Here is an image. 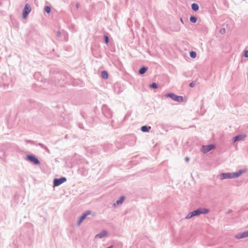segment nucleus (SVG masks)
I'll return each mask as SVG.
<instances>
[{
    "instance_id": "f257e3e1",
    "label": "nucleus",
    "mask_w": 248,
    "mask_h": 248,
    "mask_svg": "<svg viewBox=\"0 0 248 248\" xmlns=\"http://www.w3.org/2000/svg\"><path fill=\"white\" fill-rule=\"evenodd\" d=\"M209 212L208 209L201 208L189 213L186 217V219H190L193 217L199 216L201 214H207Z\"/></svg>"
},
{
    "instance_id": "f03ea898",
    "label": "nucleus",
    "mask_w": 248,
    "mask_h": 248,
    "mask_svg": "<svg viewBox=\"0 0 248 248\" xmlns=\"http://www.w3.org/2000/svg\"><path fill=\"white\" fill-rule=\"evenodd\" d=\"M243 172L244 171L242 170H240L236 172L221 173L219 178L221 180L236 178L240 176Z\"/></svg>"
},
{
    "instance_id": "7ed1b4c3",
    "label": "nucleus",
    "mask_w": 248,
    "mask_h": 248,
    "mask_svg": "<svg viewBox=\"0 0 248 248\" xmlns=\"http://www.w3.org/2000/svg\"><path fill=\"white\" fill-rule=\"evenodd\" d=\"M31 11V6L29 4H26L22 13L23 18L26 19Z\"/></svg>"
},
{
    "instance_id": "20e7f679",
    "label": "nucleus",
    "mask_w": 248,
    "mask_h": 248,
    "mask_svg": "<svg viewBox=\"0 0 248 248\" xmlns=\"http://www.w3.org/2000/svg\"><path fill=\"white\" fill-rule=\"evenodd\" d=\"M215 148V146L214 144H209L208 145H203L201 147V151L205 154L210 151L214 149Z\"/></svg>"
},
{
    "instance_id": "39448f33",
    "label": "nucleus",
    "mask_w": 248,
    "mask_h": 248,
    "mask_svg": "<svg viewBox=\"0 0 248 248\" xmlns=\"http://www.w3.org/2000/svg\"><path fill=\"white\" fill-rule=\"evenodd\" d=\"M166 96L170 97L174 101L181 102H183L184 99L182 96H177L173 93H168L166 94Z\"/></svg>"
},
{
    "instance_id": "423d86ee",
    "label": "nucleus",
    "mask_w": 248,
    "mask_h": 248,
    "mask_svg": "<svg viewBox=\"0 0 248 248\" xmlns=\"http://www.w3.org/2000/svg\"><path fill=\"white\" fill-rule=\"evenodd\" d=\"M66 179L65 177H62L60 179H55L53 180L54 186H59L61 184L65 182Z\"/></svg>"
},
{
    "instance_id": "0eeeda50",
    "label": "nucleus",
    "mask_w": 248,
    "mask_h": 248,
    "mask_svg": "<svg viewBox=\"0 0 248 248\" xmlns=\"http://www.w3.org/2000/svg\"><path fill=\"white\" fill-rule=\"evenodd\" d=\"M28 159L35 164H39V161L38 159L34 155H30L27 156Z\"/></svg>"
},
{
    "instance_id": "6e6552de",
    "label": "nucleus",
    "mask_w": 248,
    "mask_h": 248,
    "mask_svg": "<svg viewBox=\"0 0 248 248\" xmlns=\"http://www.w3.org/2000/svg\"><path fill=\"white\" fill-rule=\"evenodd\" d=\"M89 214H90V211H88L86 213L83 214L80 217L79 220L78 222V225H80V224L82 222V221Z\"/></svg>"
},
{
    "instance_id": "1a4fd4ad",
    "label": "nucleus",
    "mask_w": 248,
    "mask_h": 248,
    "mask_svg": "<svg viewBox=\"0 0 248 248\" xmlns=\"http://www.w3.org/2000/svg\"><path fill=\"white\" fill-rule=\"evenodd\" d=\"M246 237H247V236L246 235L245 232L242 233H238L235 236V238L236 239H242Z\"/></svg>"
},
{
    "instance_id": "9d476101",
    "label": "nucleus",
    "mask_w": 248,
    "mask_h": 248,
    "mask_svg": "<svg viewBox=\"0 0 248 248\" xmlns=\"http://www.w3.org/2000/svg\"><path fill=\"white\" fill-rule=\"evenodd\" d=\"M246 137V135H239L236 136L234 138V141L240 140H243Z\"/></svg>"
},
{
    "instance_id": "9b49d317",
    "label": "nucleus",
    "mask_w": 248,
    "mask_h": 248,
    "mask_svg": "<svg viewBox=\"0 0 248 248\" xmlns=\"http://www.w3.org/2000/svg\"><path fill=\"white\" fill-rule=\"evenodd\" d=\"M107 235V232H105V231H103L102 232H101L99 234H97L96 236H95V237L96 238H102L105 236Z\"/></svg>"
},
{
    "instance_id": "f8f14e48",
    "label": "nucleus",
    "mask_w": 248,
    "mask_h": 248,
    "mask_svg": "<svg viewBox=\"0 0 248 248\" xmlns=\"http://www.w3.org/2000/svg\"><path fill=\"white\" fill-rule=\"evenodd\" d=\"M151 129V127H147V126H142L141 130L143 132H148Z\"/></svg>"
},
{
    "instance_id": "ddd939ff",
    "label": "nucleus",
    "mask_w": 248,
    "mask_h": 248,
    "mask_svg": "<svg viewBox=\"0 0 248 248\" xmlns=\"http://www.w3.org/2000/svg\"><path fill=\"white\" fill-rule=\"evenodd\" d=\"M199 5L196 3H193L192 4V9L193 11H196L199 9Z\"/></svg>"
},
{
    "instance_id": "4468645a",
    "label": "nucleus",
    "mask_w": 248,
    "mask_h": 248,
    "mask_svg": "<svg viewBox=\"0 0 248 248\" xmlns=\"http://www.w3.org/2000/svg\"><path fill=\"white\" fill-rule=\"evenodd\" d=\"M102 77L104 79H107L108 78V73L107 71H104L101 73Z\"/></svg>"
},
{
    "instance_id": "2eb2a0df",
    "label": "nucleus",
    "mask_w": 248,
    "mask_h": 248,
    "mask_svg": "<svg viewBox=\"0 0 248 248\" xmlns=\"http://www.w3.org/2000/svg\"><path fill=\"white\" fill-rule=\"evenodd\" d=\"M147 70V68L146 67H142L139 70V73L141 75L144 74L146 71Z\"/></svg>"
},
{
    "instance_id": "dca6fc26",
    "label": "nucleus",
    "mask_w": 248,
    "mask_h": 248,
    "mask_svg": "<svg viewBox=\"0 0 248 248\" xmlns=\"http://www.w3.org/2000/svg\"><path fill=\"white\" fill-rule=\"evenodd\" d=\"M190 21L192 22V23H195L197 21V18L195 16H190Z\"/></svg>"
},
{
    "instance_id": "f3484780",
    "label": "nucleus",
    "mask_w": 248,
    "mask_h": 248,
    "mask_svg": "<svg viewBox=\"0 0 248 248\" xmlns=\"http://www.w3.org/2000/svg\"><path fill=\"white\" fill-rule=\"evenodd\" d=\"M45 11L47 13H49L50 12V11H51V8L49 6H46L45 8Z\"/></svg>"
},
{
    "instance_id": "a211bd4d",
    "label": "nucleus",
    "mask_w": 248,
    "mask_h": 248,
    "mask_svg": "<svg viewBox=\"0 0 248 248\" xmlns=\"http://www.w3.org/2000/svg\"><path fill=\"white\" fill-rule=\"evenodd\" d=\"M190 56L192 58H195L196 57V53L194 51H192L190 53Z\"/></svg>"
},
{
    "instance_id": "6ab92c4d",
    "label": "nucleus",
    "mask_w": 248,
    "mask_h": 248,
    "mask_svg": "<svg viewBox=\"0 0 248 248\" xmlns=\"http://www.w3.org/2000/svg\"><path fill=\"white\" fill-rule=\"evenodd\" d=\"M150 87L155 89H156L158 88V86L156 83H153L152 84L150 85Z\"/></svg>"
},
{
    "instance_id": "aec40b11",
    "label": "nucleus",
    "mask_w": 248,
    "mask_h": 248,
    "mask_svg": "<svg viewBox=\"0 0 248 248\" xmlns=\"http://www.w3.org/2000/svg\"><path fill=\"white\" fill-rule=\"evenodd\" d=\"M226 32V30L224 28H222L220 30V33L221 34H224Z\"/></svg>"
},
{
    "instance_id": "412c9836",
    "label": "nucleus",
    "mask_w": 248,
    "mask_h": 248,
    "mask_svg": "<svg viewBox=\"0 0 248 248\" xmlns=\"http://www.w3.org/2000/svg\"><path fill=\"white\" fill-rule=\"evenodd\" d=\"M104 38H105V43L106 44H108V37L106 35V36H105Z\"/></svg>"
},
{
    "instance_id": "4be33fe9",
    "label": "nucleus",
    "mask_w": 248,
    "mask_h": 248,
    "mask_svg": "<svg viewBox=\"0 0 248 248\" xmlns=\"http://www.w3.org/2000/svg\"><path fill=\"white\" fill-rule=\"evenodd\" d=\"M125 200V197L124 196H122L120 200L117 202H123Z\"/></svg>"
},
{
    "instance_id": "5701e85b",
    "label": "nucleus",
    "mask_w": 248,
    "mask_h": 248,
    "mask_svg": "<svg viewBox=\"0 0 248 248\" xmlns=\"http://www.w3.org/2000/svg\"><path fill=\"white\" fill-rule=\"evenodd\" d=\"M244 53L245 57H248V50H245Z\"/></svg>"
},
{
    "instance_id": "b1692460",
    "label": "nucleus",
    "mask_w": 248,
    "mask_h": 248,
    "mask_svg": "<svg viewBox=\"0 0 248 248\" xmlns=\"http://www.w3.org/2000/svg\"><path fill=\"white\" fill-rule=\"evenodd\" d=\"M195 83L192 82L190 83L189 86L190 87H194L195 86Z\"/></svg>"
},
{
    "instance_id": "393cba45",
    "label": "nucleus",
    "mask_w": 248,
    "mask_h": 248,
    "mask_svg": "<svg viewBox=\"0 0 248 248\" xmlns=\"http://www.w3.org/2000/svg\"><path fill=\"white\" fill-rule=\"evenodd\" d=\"M189 158L187 157L185 158V160L186 162H188Z\"/></svg>"
},
{
    "instance_id": "a878e982",
    "label": "nucleus",
    "mask_w": 248,
    "mask_h": 248,
    "mask_svg": "<svg viewBox=\"0 0 248 248\" xmlns=\"http://www.w3.org/2000/svg\"><path fill=\"white\" fill-rule=\"evenodd\" d=\"M246 233V235L247 237H248V230L247 231L245 232Z\"/></svg>"
}]
</instances>
